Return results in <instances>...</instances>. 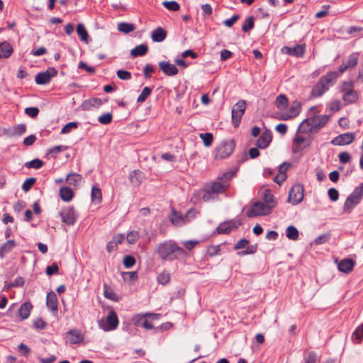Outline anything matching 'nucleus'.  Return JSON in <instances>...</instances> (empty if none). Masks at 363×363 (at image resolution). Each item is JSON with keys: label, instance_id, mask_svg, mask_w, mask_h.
<instances>
[{"label": "nucleus", "instance_id": "23", "mask_svg": "<svg viewBox=\"0 0 363 363\" xmlns=\"http://www.w3.org/2000/svg\"><path fill=\"white\" fill-rule=\"evenodd\" d=\"M46 305L52 311H57V298L53 291L48 293L46 297Z\"/></svg>", "mask_w": 363, "mask_h": 363}, {"label": "nucleus", "instance_id": "4", "mask_svg": "<svg viewBox=\"0 0 363 363\" xmlns=\"http://www.w3.org/2000/svg\"><path fill=\"white\" fill-rule=\"evenodd\" d=\"M119 323L116 313L113 310H110L106 320L101 318L98 320L99 327L104 331H111L115 330Z\"/></svg>", "mask_w": 363, "mask_h": 363}, {"label": "nucleus", "instance_id": "22", "mask_svg": "<svg viewBox=\"0 0 363 363\" xmlns=\"http://www.w3.org/2000/svg\"><path fill=\"white\" fill-rule=\"evenodd\" d=\"M13 52L11 45L6 41L0 43V59L9 57Z\"/></svg>", "mask_w": 363, "mask_h": 363}, {"label": "nucleus", "instance_id": "53", "mask_svg": "<svg viewBox=\"0 0 363 363\" xmlns=\"http://www.w3.org/2000/svg\"><path fill=\"white\" fill-rule=\"evenodd\" d=\"M135 264V259L131 255L125 256L123 258V264L126 268H130Z\"/></svg>", "mask_w": 363, "mask_h": 363}, {"label": "nucleus", "instance_id": "6", "mask_svg": "<svg viewBox=\"0 0 363 363\" xmlns=\"http://www.w3.org/2000/svg\"><path fill=\"white\" fill-rule=\"evenodd\" d=\"M270 213L269 208H267L264 202L257 201L251 206V208L247 211L246 214L247 217L253 218L267 216Z\"/></svg>", "mask_w": 363, "mask_h": 363}, {"label": "nucleus", "instance_id": "13", "mask_svg": "<svg viewBox=\"0 0 363 363\" xmlns=\"http://www.w3.org/2000/svg\"><path fill=\"white\" fill-rule=\"evenodd\" d=\"M313 140L312 135L296 133V152L310 145Z\"/></svg>", "mask_w": 363, "mask_h": 363}, {"label": "nucleus", "instance_id": "40", "mask_svg": "<svg viewBox=\"0 0 363 363\" xmlns=\"http://www.w3.org/2000/svg\"><path fill=\"white\" fill-rule=\"evenodd\" d=\"M232 230V224L230 222H225L218 225L217 228L218 233L219 234H227L229 233Z\"/></svg>", "mask_w": 363, "mask_h": 363}, {"label": "nucleus", "instance_id": "59", "mask_svg": "<svg viewBox=\"0 0 363 363\" xmlns=\"http://www.w3.org/2000/svg\"><path fill=\"white\" fill-rule=\"evenodd\" d=\"M339 160L341 163L345 164L349 162L352 157L349 152H342L338 155Z\"/></svg>", "mask_w": 363, "mask_h": 363}, {"label": "nucleus", "instance_id": "7", "mask_svg": "<svg viewBox=\"0 0 363 363\" xmlns=\"http://www.w3.org/2000/svg\"><path fill=\"white\" fill-rule=\"evenodd\" d=\"M246 108V102L244 100L238 101L232 109V122L234 127H238Z\"/></svg>", "mask_w": 363, "mask_h": 363}, {"label": "nucleus", "instance_id": "27", "mask_svg": "<svg viewBox=\"0 0 363 363\" xmlns=\"http://www.w3.org/2000/svg\"><path fill=\"white\" fill-rule=\"evenodd\" d=\"M144 179V176L142 172L139 170H134L130 172L129 175V179L131 184L134 186H138L141 184Z\"/></svg>", "mask_w": 363, "mask_h": 363}, {"label": "nucleus", "instance_id": "56", "mask_svg": "<svg viewBox=\"0 0 363 363\" xmlns=\"http://www.w3.org/2000/svg\"><path fill=\"white\" fill-rule=\"evenodd\" d=\"M328 195L332 201H336L339 199V192L335 188H330L328 191Z\"/></svg>", "mask_w": 363, "mask_h": 363}, {"label": "nucleus", "instance_id": "52", "mask_svg": "<svg viewBox=\"0 0 363 363\" xmlns=\"http://www.w3.org/2000/svg\"><path fill=\"white\" fill-rule=\"evenodd\" d=\"M36 179L33 177L27 179L22 185V189L27 192L28 191L31 186L35 183Z\"/></svg>", "mask_w": 363, "mask_h": 363}, {"label": "nucleus", "instance_id": "1", "mask_svg": "<svg viewBox=\"0 0 363 363\" xmlns=\"http://www.w3.org/2000/svg\"><path fill=\"white\" fill-rule=\"evenodd\" d=\"M156 252L160 258L164 261H174L184 258L186 255L184 250L174 240H166L157 244Z\"/></svg>", "mask_w": 363, "mask_h": 363}, {"label": "nucleus", "instance_id": "14", "mask_svg": "<svg viewBox=\"0 0 363 363\" xmlns=\"http://www.w3.org/2000/svg\"><path fill=\"white\" fill-rule=\"evenodd\" d=\"M146 318V313L137 314L133 316V322L136 326H142L147 330H151L154 328L151 323H149Z\"/></svg>", "mask_w": 363, "mask_h": 363}, {"label": "nucleus", "instance_id": "43", "mask_svg": "<svg viewBox=\"0 0 363 363\" xmlns=\"http://www.w3.org/2000/svg\"><path fill=\"white\" fill-rule=\"evenodd\" d=\"M200 138L203 140V145L206 147H209L211 145L213 140V136L212 133H201Z\"/></svg>", "mask_w": 363, "mask_h": 363}, {"label": "nucleus", "instance_id": "64", "mask_svg": "<svg viewBox=\"0 0 363 363\" xmlns=\"http://www.w3.org/2000/svg\"><path fill=\"white\" fill-rule=\"evenodd\" d=\"M305 363H316V354L313 352H310L305 357Z\"/></svg>", "mask_w": 363, "mask_h": 363}, {"label": "nucleus", "instance_id": "33", "mask_svg": "<svg viewBox=\"0 0 363 363\" xmlns=\"http://www.w3.org/2000/svg\"><path fill=\"white\" fill-rule=\"evenodd\" d=\"M104 295L110 300L118 301V296L113 291V289L106 284H104Z\"/></svg>", "mask_w": 363, "mask_h": 363}, {"label": "nucleus", "instance_id": "58", "mask_svg": "<svg viewBox=\"0 0 363 363\" xmlns=\"http://www.w3.org/2000/svg\"><path fill=\"white\" fill-rule=\"evenodd\" d=\"M293 110H294V108L291 107L290 108V111H291V113H276L277 116H275L276 118L279 119V120H288L289 118H292L294 117V115H293Z\"/></svg>", "mask_w": 363, "mask_h": 363}, {"label": "nucleus", "instance_id": "28", "mask_svg": "<svg viewBox=\"0 0 363 363\" xmlns=\"http://www.w3.org/2000/svg\"><path fill=\"white\" fill-rule=\"evenodd\" d=\"M32 308L33 306L30 302H25L21 306L18 313L22 320L27 319L29 317Z\"/></svg>", "mask_w": 363, "mask_h": 363}, {"label": "nucleus", "instance_id": "36", "mask_svg": "<svg viewBox=\"0 0 363 363\" xmlns=\"http://www.w3.org/2000/svg\"><path fill=\"white\" fill-rule=\"evenodd\" d=\"M135 26L133 23L121 22L118 24V30L123 33H129L135 30Z\"/></svg>", "mask_w": 363, "mask_h": 363}, {"label": "nucleus", "instance_id": "45", "mask_svg": "<svg viewBox=\"0 0 363 363\" xmlns=\"http://www.w3.org/2000/svg\"><path fill=\"white\" fill-rule=\"evenodd\" d=\"M162 5L169 11H177L180 9V5L175 1H163Z\"/></svg>", "mask_w": 363, "mask_h": 363}, {"label": "nucleus", "instance_id": "38", "mask_svg": "<svg viewBox=\"0 0 363 363\" xmlns=\"http://www.w3.org/2000/svg\"><path fill=\"white\" fill-rule=\"evenodd\" d=\"M352 338L356 340L358 343L363 340V323L359 325L352 335Z\"/></svg>", "mask_w": 363, "mask_h": 363}, {"label": "nucleus", "instance_id": "8", "mask_svg": "<svg viewBox=\"0 0 363 363\" xmlns=\"http://www.w3.org/2000/svg\"><path fill=\"white\" fill-rule=\"evenodd\" d=\"M355 139L354 133H345L335 137L331 140V144L334 145L343 146L351 144Z\"/></svg>", "mask_w": 363, "mask_h": 363}, {"label": "nucleus", "instance_id": "48", "mask_svg": "<svg viewBox=\"0 0 363 363\" xmlns=\"http://www.w3.org/2000/svg\"><path fill=\"white\" fill-rule=\"evenodd\" d=\"M350 194L361 201L363 198V182L356 186Z\"/></svg>", "mask_w": 363, "mask_h": 363}, {"label": "nucleus", "instance_id": "29", "mask_svg": "<svg viewBox=\"0 0 363 363\" xmlns=\"http://www.w3.org/2000/svg\"><path fill=\"white\" fill-rule=\"evenodd\" d=\"M16 246V242L13 240H10L0 246V257L1 258L10 252Z\"/></svg>", "mask_w": 363, "mask_h": 363}, {"label": "nucleus", "instance_id": "41", "mask_svg": "<svg viewBox=\"0 0 363 363\" xmlns=\"http://www.w3.org/2000/svg\"><path fill=\"white\" fill-rule=\"evenodd\" d=\"M91 199L93 201L99 203L101 201V189L96 186H92L91 189Z\"/></svg>", "mask_w": 363, "mask_h": 363}, {"label": "nucleus", "instance_id": "44", "mask_svg": "<svg viewBox=\"0 0 363 363\" xmlns=\"http://www.w3.org/2000/svg\"><path fill=\"white\" fill-rule=\"evenodd\" d=\"M151 92H152V89L150 87H147V86L145 87L142 90L139 96L138 97L137 102L138 103L144 102L147 99V97L150 95Z\"/></svg>", "mask_w": 363, "mask_h": 363}, {"label": "nucleus", "instance_id": "30", "mask_svg": "<svg viewBox=\"0 0 363 363\" xmlns=\"http://www.w3.org/2000/svg\"><path fill=\"white\" fill-rule=\"evenodd\" d=\"M185 218L179 213L175 209H172V213L170 216L172 223L177 226H181L185 223Z\"/></svg>", "mask_w": 363, "mask_h": 363}, {"label": "nucleus", "instance_id": "46", "mask_svg": "<svg viewBox=\"0 0 363 363\" xmlns=\"http://www.w3.org/2000/svg\"><path fill=\"white\" fill-rule=\"evenodd\" d=\"M113 115L111 113H106L100 116L98 118L99 122L103 125H108L111 123Z\"/></svg>", "mask_w": 363, "mask_h": 363}, {"label": "nucleus", "instance_id": "11", "mask_svg": "<svg viewBox=\"0 0 363 363\" xmlns=\"http://www.w3.org/2000/svg\"><path fill=\"white\" fill-rule=\"evenodd\" d=\"M358 62V54L352 53L346 61H343L342 65L339 67L338 74L339 75L346 70L354 67Z\"/></svg>", "mask_w": 363, "mask_h": 363}, {"label": "nucleus", "instance_id": "26", "mask_svg": "<svg viewBox=\"0 0 363 363\" xmlns=\"http://www.w3.org/2000/svg\"><path fill=\"white\" fill-rule=\"evenodd\" d=\"M264 203L267 208H269V211L272 212V209L276 206V201L274 200V196L271 194L269 189H266L264 194Z\"/></svg>", "mask_w": 363, "mask_h": 363}, {"label": "nucleus", "instance_id": "24", "mask_svg": "<svg viewBox=\"0 0 363 363\" xmlns=\"http://www.w3.org/2000/svg\"><path fill=\"white\" fill-rule=\"evenodd\" d=\"M167 37V32L162 27H158L152 32L151 38L154 42H162Z\"/></svg>", "mask_w": 363, "mask_h": 363}, {"label": "nucleus", "instance_id": "3", "mask_svg": "<svg viewBox=\"0 0 363 363\" xmlns=\"http://www.w3.org/2000/svg\"><path fill=\"white\" fill-rule=\"evenodd\" d=\"M341 91L343 93L342 99L345 104L355 103L358 99V94L354 90V82L352 81L343 82L341 86Z\"/></svg>", "mask_w": 363, "mask_h": 363}, {"label": "nucleus", "instance_id": "2", "mask_svg": "<svg viewBox=\"0 0 363 363\" xmlns=\"http://www.w3.org/2000/svg\"><path fill=\"white\" fill-rule=\"evenodd\" d=\"M339 77L337 71L328 72L325 75L320 77L317 84L312 88L311 95L313 98L321 96L325 94Z\"/></svg>", "mask_w": 363, "mask_h": 363}, {"label": "nucleus", "instance_id": "18", "mask_svg": "<svg viewBox=\"0 0 363 363\" xmlns=\"http://www.w3.org/2000/svg\"><path fill=\"white\" fill-rule=\"evenodd\" d=\"M272 133L269 130L264 131L257 141V146L260 149L266 148L272 141Z\"/></svg>", "mask_w": 363, "mask_h": 363}, {"label": "nucleus", "instance_id": "47", "mask_svg": "<svg viewBox=\"0 0 363 363\" xmlns=\"http://www.w3.org/2000/svg\"><path fill=\"white\" fill-rule=\"evenodd\" d=\"M254 28V17L250 16L248 17L244 24L242 26V30L244 32H248L249 30H252Z\"/></svg>", "mask_w": 363, "mask_h": 363}, {"label": "nucleus", "instance_id": "37", "mask_svg": "<svg viewBox=\"0 0 363 363\" xmlns=\"http://www.w3.org/2000/svg\"><path fill=\"white\" fill-rule=\"evenodd\" d=\"M275 105L277 108L282 110L287 107L288 106V99L284 94L279 95L275 100Z\"/></svg>", "mask_w": 363, "mask_h": 363}, {"label": "nucleus", "instance_id": "54", "mask_svg": "<svg viewBox=\"0 0 363 363\" xmlns=\"http://www.w3.org/2000/svg\"><path fill=\"white\" fill-rule=\"evenodd\" d=\"M26 125L25 124H19L13 128L11 135H21L23 134L26 132Z\"/></svg>", "mask_w": 363, "mask_h": 363}, {"label": "nucleus", "instance_id": "17", "mask_svg": "<svg viewBox=\"0 0 363 363\" xmlns=\"http://www.w3.org/2000/svg\"><path fill=\"white\" fill-rule=\"evenodd\" d=\"M355 262L352 259L346 258L341 260L338 264V269L343 273L348 274L353 270Z\"/></svg>", "mask_w": 363, "mask_h": 363}, {"label": "nucleus", "instance_id": "51", "mask_svg": "<svg viewBox=\"0 0 363 363\" xmlns=\"http://www.w3.org/2000/svg\"><path fill=\"white\" fill-rule=\"evenodd\" d=\"M169 274L167 272H162L158 275L157 281L162 285H165L169 281Z\"/></svg>", "mask_w": 363, "mask_h": 363}, {"label": "nucleus", "instance_id": "19", "mask_svg": "<svg viewBox=\"0 0 363 363\" xmlns=\"http://www.w3.org/2000/svg\"><path fill=\"white\" fill-rule=\"evenodd\" d=\"M329 117L327 115H321L313 117L311 121L313 124L315 132H317L328 122Z\"/></svg>", "mask_w": 363, "mask_h": 363}, {"label": "nucleus", "instance_id": "20", "mask_svg": "<svg viewBox=\"0 0 363 363\" xmlns=\"http://www.w3.org/2000/svg\"><path fill=\"white\" fill-rule=\"evenodd\" d=\"M313 132H315V129H313L311 119L303 121L296 130V133L306 135H312Z\"/></svg>", "mask_w": 363, "mask_h": 363}, {"label": "nucleus", "instance_id": "39", "mask_svg": "<svg viewBox=\"0 0 363 363\" xmlns=\"http://www.w3.org/2000/svg\"><path fill=\"white\" fill-rule=\"evenodd\" d=\"M44 165V162L40 159H34L25 163L26 168L40 169Z\"/></svg>", "mask_w": 363, "mask_h": 363}, {"label": "nucleus", "instance_id": "21", "mask_svg": "<svg viewBox=\"0 0 363 363\" xmlns=\"http://www.w3.org/2000/svg\"><path fill=\"white\" fill-rule=\"evenodd\" d=\"M359 203V200H358L356 197H354L352 194H350L345 201L343 206V211L345 213H350L352 209Z\"/></svg>", "mask_w": 363, "mask_h": 363}, {"label": "nucleus", "instance_id": "9", "mask_svg": "<svg viewBox=\"0 0 363 363\" xmlns=\"http://www.w3.org/2000/svg\"><path fill=\"white\" fill-rule=\"evenodd\" d=\"M57 72L55 68H48L45 72L37 74L35 78L36 84L43 85L49 83L51 78L55 77Z\"/></svg>", "mask_w": 363, "mask_h": 363}, {"label": "nucleus", "instance_id": "50", "mask_svg": "<svg viewBox=\"0 0 363 363\" xmlns=\"http://www.w3.org/2000/svg\"><path fill=\"white\" fill-rule=\"evenodd\" d=\"M139 238V233L138 231L132 230L130 231L126 237L127 242L129 244H134Z\"/></svg>", "mask_w": 363, "mask_h": 363}, {"label": "nucleus", "instance_id": "62", "mask_svg": "<svg viewBox=\"0 0 363 363\" xmlns=\"http://www.w3.org/2000/svg\"><path fill=\"white\" fill-rule=\"evenodd\" d=\"M58 270V265L56 263H52L51 265L47 267L46 274L48 276H51L54 274L57 273Z\"/></svg>", "mask_w": 363, "mask_h": 363}, {"label": "nucleus", "instance_id": "12", "mask_svg": "<svg viewBox=\"0 0 363 363\" xmlns=\"http://www.w3.org/2000/svg\"><path fill=\"white\" fill-rule=\"evenodd\" d=\"M160 69L167 76L172 77L178 74V69L168 61H161L158 64Z\"/></svg>", "mask_w": 363, "mask_h": 363}, {"label": "nucleus", "instance_id": "63", "mask_svg": "<svg viewBox=\"0 0 363 363\" xmlns=\"http://www.w3.org/2000/svg\"><path fill=\"white\" fill-rule=\"evenodd\" d=\"M155 71V69L154 67L150 65V64H147L145 66V67L143 68V73H144V77L146 78V79H149L151 77V74L152 72H154Z\"/></svg>", "mask_w": 363, "mask_h": 363}, {"label": "nucleus", "instance_id": "34", "mask_svg": "<svg viewBox=\"0 0 363 363\" xmlns=\"http://www.w3.org/2000/svg\"><path fill=\"white\" fill-rule=\"evenodd\" d=\"M74 193L70 188L67 186L60 188V196L62 199V200L65 201H69L72 199Z\"/></svg>", "mask_w": 363, "mask_h": 363}, {"label": "nucleus", "instance_id": "32", "mask_svg": "<svg viewBox=\"0 0 363 363\" xmlns=\"http://www.w3.org/2000/svg\"><path fill=\"white\" fill-rule=\"evenodd\" d=\"M148 50V48L145 44H141L140 45L136 46L130 51V55L133 57H136L138 56H143L145 55Z\"/></svg>", "mask_w": 363, "mask_h": 363}, {"label": "nucleus", "instance_id": "42", "mask_svg": "<svg viewBox=\"0 0 363 363\" xmlns=\"http://www.w3.org/2000/svg\"><path fill=\"white\" fill-rule=\"evenodd\" d=\"M204 194L203 195V199L204 201H209L211 200L216 199L217 198V195L211 191V189L208 186H206L203 190Z\"/></svg>", "mask_w": 363, "mask_h": 363}, {"label": "nucleus", "instance_id": "10", "mask_svg": "<svg viewBox=\"0 0 363 363\" xmlns=\"http://www.w3.org/2000/svg\"><path fill=\"white\" fill-rule=\"evenodd\" d=\"M60 215L62 218V222L65 223L69 225H74L76 222L77 215L72 207H67L64 208Z\"/></svg>", "mask_w": 363, "mask_h": 363}, {"label": "nucleus", "instance_id": "31", "mask_svg": "<svg viewBox=\"0 0 363 363\" xmlns=\"http://www.w3.org/2000/svg\"><path fill=\"white\" fill-rule=\"evenodd\" d=\"M82 179V175L72 172L69 173L66 177V182L72 186H77L79 184Z\"/></svg>", "mask_w": 363, "mask_h": 363}, {"label": "nucleus", "instance_id": "15", "mask_svg": "<svg viewBox=\"0 0 363 363\" xmlns=\"http://www.w3.org/2000/svg\"><path fill=\"white\" fill-rule=\"evenodd\" d=\"M104 104V101L99 98H90L84 101L80 108L83 111H90L92 108H99Z\"/></svg>", "mask_w": 363, "mask_h": 363}, {"label": "nucleus", "instance_id": "55", "mask_svg": "<svg viewBox=\"0 0 363 363\" xmlns=\"http://www.w3.org/2000/svg\"><path fill=\"white\" fill-rule=\"evenodd\" d=\"M330 238V234L320 235L315 239L314 243L315 245H321V244L325 243L329 240Z\"/></svg>", "mask_w": 363, "mask_h": 363}, {"label": "nucleus", "instance_id": "57", "mask_svg": "<svg viewBox=\"0 0 363 363\" xmlns=\"http://www.w3.org/2000/svg\"><path fill=\"white\" fill-rule=\"evenodd\" d=\"M116 74L118 77L123 80H128L131 78L130 72L126 70L119 69L117 71Z\"/></svg>", "mask_w": 363, "mask_h": 363}, {"label": "nucleus", "instance_id": "25", "mask_svg": "<svg viewBox=\"0 0 363 363\" xmlns=\"http://www.w3.org/2000/svg\"><path fill=\"white\" fill-rule=\"evenodd\" d=\"M208 186L211 189V191L214 192L216 195L224 192L228 188V184L225 182H216Z\"/></svg>", "mask_w": 363, "mask_h": 363}, {"label": "nucleus", "instance_id": "35", "mask_svg": "<svg viewBox=\"0 0 363 363\" xmlns=\"http://www.w3.org/2000/svg\"><path fill=\"white\" fill-rule=\"evenodd\" d=\"M77 33L80 38V40L86 43L89 42V34L82 23H79L77 26Z\"/></svg>", "mask_w": 363, "mask_h": 363}, {"label": "nucleus", "instance_id": "16", "mask_svg": "<svg viewBox=\"0 0 363 363\" xmlns=\"http://www.w3.org/2000/svg\"><path fill=\"white\" fill-rule=\"evenodd\" d=\"M65 339L69 344H77L83 340V335L79 330H71L66 333Z\"/></svg>", "mask_w": 363, "mask_h": 363}, {"label": "nucleus", "instance_id": "60", "mask_svg": "<svg viewBox=\"0 0 363 363\" xmlns=\"http://www.w3.org/2000/svg\"><path fill=\"white\" fill-rule=\"evenodd\" d=\"M77 127V123L76 122H69L66 124L62 129L61 130L62 134H66L71 131L72 129L76 128Z\"/></svg>", "mask_w": 363, "mask_h": 363}, {"label": "nucleus", "instance_id": "5", "mask_svg": "<svg viewBox=\"0 0 363 363\" xmlns=\"http://www.w3.org/2000/svg\"><path fill=\"white\" fill-rule=\"evenodd\" d=\"M235 148V143L233 140L223 141L215 150V157L223 159L231 155Z\"/></svg>", "mask_w": 363, "mask_h": 363}, {"label": "nucleus", "instance_id": "49", "mask_svg": "<svg viewBox=\"0 0 363 363\" xmlns=\"http://www.w3.org/2000/svg\"><path fill=\"white\" fill-rule=\"evenodd\" d=\"M296 205L301 203L304 197L303 194V186L300 184H296Z\"/></svg>", "mask_w": 363, "mask_h": 363}, {"label": "nucleus", "instance_id": "61", "mask_svg": "<svg viewBox=\"0 0 363 363\" xmlns=\"http://www.w3.org/2000/svg\"><path fill=\"white\" fill-rule=\"evenodd\" d=\"M25 113L31 118H35L39 113V109L37 107H28L25 109Z\"/></svg>", "mask_w": 363, "mask_h": 363}]
</instances>
